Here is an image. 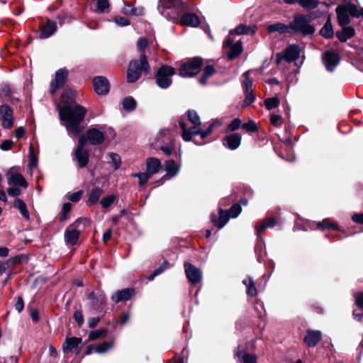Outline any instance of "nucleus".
I'll return each mask as SVG.
<instances>
[{
  "instance_id": "obj_46",
  "label": "nucleus",
  "mask_w": 363,
  "mask_h": 363,
  "mask_svg": "<svg viewBox=\"0 0 363 363\" xmlns=\"http://www.w3.org/2000/svg\"><path fill=\"white\" fill-rule=\"evenodd\" d=\"M279 104V99L277 97L267 98L264 100V105L268 110L277 107Z\"/></svg>"
},
{
  "instance_id": "obj_44",
  "label": "nucleus",
  "mask_w": 363,
  "mask_h": 363,
  "mask_svg": "<svg viewBox=\"0 0 363 363\" xmlns=\"http://www.w3.org/2000/svg\"><path fill=\"white\" fill-rule=\"evenodd\" d=\"M215 73V69L211 65H208L205 67L203 70V73L202 77L200 79V83L202 84H206L207 82V79L212 76Z\"/></svg>"
},
{
  "instance_id": "obj_24",
  "label": "nucleus",
  "mask_w": 363,
  "mask_h": 363,
  "mask_svg": "<svg viewBox=\"0 0 363 363\" xmlns=\"http://www.w3.org/2000/svg\"><path fill=\"white\" fill-rule=\"evenodd\" d=\"M241 142V136L238 133L227 135L224 139V145L230 150L237 149Z\"/></svg>"
},
{
  "instance_id": "obj_45",
  "label": "nucleus",
  "mask_w": 363,
  "mask_h": 363,
  "mask_svg": "<svg viewBox=\"0 0 363 363\" xmlns=\"http://www.w3.org/2000/svg\"><path fill=\"white\" fill-rule=\"evenodd\" d=\"M317 228L319 229H337V225L336 223L330 222L328 219H324L320 222L317 223Z\"/></svg>"
},
{
  "instance_id": "obj_27",
  "label": "nucleus",
  "mask_w": 363,
  "mask_h": 363,
  "mask_svg": "<svg viewBox=\"0 0 363 363\" xmlns=\"http://www.w3.org/2000/svg\"><path fill=\"white\" fill-rule=\"evenodd\" d=\"M146 166L147 172L150 175L157 173L162 167L160 160L155 157L148 158L147 160Z\"/></svg>"
},
{
  "instance_id": "obj_18",
  "label": "nucleus",
  "mask_w": 363,
  "mask_h": 363,
  "mask_svg": "<svg viewBox=\"0 0 363 363\" xmlns=\"http://www.w3.org/2000/svg\"><path fill=\"white\" fill-rule=\"evenodd\" d=\"M84 135L86 138V142L89 141L91 145H100L104 141V133L95 128L89 129Z\"/></svg>"
},
{
  "instance_id": "obj_7",
  "label": "nucleus",
  "mask_w": 363,
  "mask_h": 363,
  "mask_svg": "<svg viewBox=\"0 0 363 363\" xmlns=\"http://www.w3.org/2000/svg\"><path fill=\"white\" fill-rule=\"evenodd\" d=\"M6 181L9 186H22L26 189L28 183L23 176L19 167H12L9 168L6 174Z\"/></svg>"
},
{
  "instance_id": "obj_42",
  "label": "nucleus",
  "mask_w": 363,
  "mask_h": 363,
  "mask_svg": "<svg viewBox=\"0 0 363 363\" xmlns=\"http://www.w3.org/2000/svg\"><path fill=\"white\" fill-rule=\"evenodd\" d=\"M89 299L94 306L98 308L99 305L104 303L105 298L103 295L99 294V296H97L95 292H91L89 296Z\"/></svg>"
},
{
  "instance_id": "obj_29",
  "label": "nucleus",
  "mask_w": 363,
  "mask_h": 363,
  "mask_svg": "<svg viewBox=\"0 0 363 363\" xmlns=\"http://www.w3.org/2000/svg\"><path fill=\"white\" fill-rule=\"evenodd\" d=\"M342 30L337 32L336 36L341 42H345L354 35L355 31L352 26H343Z\"/></svg>"
},
{
  "instance_id": "obj_35",
  "label": "nucleus",
  "mask_w": 363,
  "mask_h": 363,
  "mask_svg": "<svg viewBox=\"0 0 363 363\" xmlns=\"http://www.w3.org/2000/svg\"><path fill=\"white\" fill-rule=\"evenodd\" d=\"M256 27L255 26H247L244 24H240L235 29L230 31V34H253L255 32Z\"/></svg>"
},
{
  "instance_id": "obj_9",
  "label": "nucleus",
  "mask_w": 363,
  "mask_h": 363,
  "mask_svg": "<svg viewBox=\"0 0 363 363\" xmlns=\"http://www.w3.org/2000/svg\"><path fill=\"white\" fill-rule=\"evenodd\" d=\"M145 74L150 73V67L147 63V70L143 67L140 60H131L129 63V66L127 71V81L129 83H133L136 82L141 76L142 72Z\"/></svg>"
},
{
  "instance_id": "obj_21",
  "label": "nucleus",
  "mask_w": 363,
  "mask_h": 363,
  "mask_svg": "<svg viewBox=\"0 0 363 363\" xmlns=\"http://www.w3.org/2000/svg\"><path fill=\"white\" fill-rule=\"evenodd\" d=\"M322 333L320 330H308L303 341L309 347H315L321 340Z\"/></svg>"
},
{
  "instance_id": "obj_4",
  "label": "nucleus",
  "mask_w": 363,
  "mask_h": 363,
  "mask_svg": "<svg viewBox=\"0 0 363 363\" xmlns=\"http://www.w3.org/2000/svg\"><path fill=\"white\" fill-rule=\"evenodd\" d=\"M179 0H162L160 1L158 10L162 16L170 20H175L179 16Z\"/></svg>"
},
{
  "instance_id": "obj_20",
  "label": "nucleus",
  "mask_w": 363,
  "mask_h": 363,
  "mask_svg": "<svg viewBox=\"0 0 363 363\" xmlns=\"http://www.w3.org/2000/svg\"><path fill=\"white\" fill-rule=\"evenodd\" d=\"M94 91L99 95H105L109 91V84L104 77H96L93 80Z\"/></svg>"
},
{
  "instance_id": "obj_33",
  "label": "nucleus",
  "mask_w": 363,
  "mask_h": 363,
  "mask_svg": "<svg viewBox=\"0 0 363 363\" xmlns=\"http://www.w3.org/2000/svg\"><path fill=\"white\" fill-rule=\"evenodd\" d=\"M82 343V338L80 337H67L65 343L63 344V350L72 351L77 348L79 345Z\"/></svg>"
},
{
  "instance_id": "obj_49",
  "label": "nucleus",
  "mask_w": 363,
  "mask_h": 363,
  "mask_svg": "<svg viewBox=\"0 0 363 363\" xmlns=\"http://www.w3.org/2000/svg\"><path fill=\"white\" fill-rule=\"evenodd\" d=\"M241 206L239 204L236 203L231 206V208L226 212L228 213L229 218H234L238 216V215L241 213Z\"/></svg>"
},
{
  "instance_id": "obj_43",
  "label": "nucleus",
  "mask_w": 363,
  "mask_h": 363,
  "mask_svg": "<svg viewBox=\"0 0 363 363\" xmlns=\"http://www.w3.org/2000/svg\"><path fill=\"white\" fill-rule=\"evenodd\" d=\"M114 345L113 340H111L108 342H104L103 343H101L95 347V350L97 353L101 354L107 352L111 348L113 347Z\"/></svg>"
},
{
  "instance_id": "obj_50",
  "label": "nucleus",
  "mask_w": 363,
  "mask_h": 363,
  "mask_svg": "<svg viewBox=\"0 0 363 363\" xmlns=\"http://www.w3.org/2000/svg\"><path fill=\"white\" fill-rule=\"evenodd\" d=\"M132 176L138 178L139 184L143 186L148 181L151 175L146 172L144 173H135Z\"/></svg>"
},
{
  "instance_id": "obj_34",
  "label": "nucleus",
  "mask_w": 363,
  "mask_h": 363,
  "mask_svg": "<svg viewBox=\"0 0 363 363\" xmlns=\"http://www.w3.org/2000/svg\"><path fill=\"white\" fill-rule=\"evenodd\" d=\"M102 194L103 190L101 188L96 187L93 189L86 201L87 205L91 206L97 203Z\"/></svg>"
},
{
  "instance_id": "obj_57",
  "label": "nucleus",
  "mask_w": 363,
  "mask_h": 363,
  "mask_svg": "<svg viewBox=\"0 0 363 363\" xmlns=\"http://www.w3.org/2000/svg\"><path fill=\"white\" fill-rule=\"evenodd\" d=\"M110 158L111 160V162L116 169H118L121 166V158L116 153H110Z\"/></svg>"
},
{
  "instance_id": "obj_64",
  "label": "nucleus",
  "mask_w": 363,
  "mask_h": 363,
  "mask_svg": "<svg viewBox=\"0 0 363 363\" xmlns=\"http://www.w3.org/2000/svg\"><path fill=\"white\" fill-rule=\"evenodd\" d=\"M354 298H355L356 304L359 307L362 308L363 307V292L357 293L354 295Z\"/></svg>"
},
{
  "instance_id": "obj_59",
  "label": "nucleus",
  "mask_w": 363,
  "mask_h": 363,
  "mask_svg": "<svg viewBox=\"0 0 363 363\" xmlns=\"http://www.w3.org/2000/svg\"><path fill=\"white\" fill-rule=\"evenodd\" d=\"M242 128L248 132H255L257 130V127L253 121H250L248 123H244L242 125Z\"/></svg>"
},
{
  "instance_id": "obj_53",
  "label": "nucleus",
  "mask_w": 363,
  "mask_h": 363,
  "mask_svg": "<svg viewBox=\"0 0 363 363\" xmlns=\"http://www.w3.org/2000/svg\"><path fill=\"white\" fill-rule=\"evenodd\" d=\"M109 7L108 0H96V8L97 12L103 13L106 9Z\"/></svg>"
},
{
  "instance_id": "obj_36",
  "label": "nucleus",
  "mask_w": 363,
  "mask_h": 363,
  "mask_svg": "<svg viewBox=\"0 0 363 363\" xmlns=\"http://www.w3.org/2000/svg\"><path fill=\"white\" fill-rule=\"evenodd\" d=\"M165 170L167 172L166 176L169 178L174 177L179 172V167L173 160H168L165 163Z\"/></svg>"
},
{
  "instance_id": "obj_8",
  "label": "nucleus",
  "mask_w": 363,
  "mask_h": 363,
  "mask_svg": "<svg viewBox=\"0 0 363 363\" xmlns=\"http://www.w3.org/2000/svg\"><path fill=\"white\" fill-rule=\"evenodd\" d=\"M291 31L299 32L304 35L312 34L315 29L310 25V20L303 15L296 16L291 24Z\"/></svg>"
},
{
  "instance_id": "obj_28",
  "label": "nucleus",
  "mask_w": 363,
  "mask_h": 363,
  "mask_svg": "<svg viewBox=\"0 0 363 363\" xmlns=\"http://www.w3.org/2000/svg\"><path fill=\"white\" fill-rule=\"evenodd\" d=\"M291 25L287 26L281 23H276L268 26L267 31L269 33L274 32H278L280 34L283 33H291Z\"/></svg>"
},
{
  "instance_id": "obj_2",
  "label": "nucleus",
  "mask_w": 363,
  "mask_h": 363,
  "mask_svg": "<svg viewBox=\"0 0 363 363\" xmlns=\"http://www.w3.org/2000/svg\"><path fill=\"white\" fill-rule=\"evenodd\" d=\"M200 118L194 111H189L187 116H183L179 121V126L182 130V138L185 141L191 140L192 135H200L201 138H205L213 130L214 123H211L206 130L201 128Z\"/></svg>"
},
{
  "instance_id": "obj_5",
  "label": "nucleus",
  "mask_w": 363,
  "mask_h": 363,
  "mask_svg": "<svg viewBox=\"0 0 363 363\" xmlns=\"http://www.w3.org/2000/svg\"><path fill=\"white\" fill-rule=\"evenodd\" d=\"M174 69L170 66L163 65L157 72L155 81L158 86L167 89L172 84L171 77L174 74Z\"/></svg>"
},
{
  "instance_id": "obj_12",
  "label": "nucleus",
  "mask_w": 363,
  "mask_h": 363,
  "mask_svg": "<svg viewBox=\"0 0 363 363\" xmlns=\"http://www.w3.org/2000/svg\"><path fill=\"white\" fill-rule=\"evenodd\" d=\"M301 50L298 46L296 45H291L288 46L284 54L278 53L277 55V64H279L282 60L288 62H292L298 59L300 56Z\"/></svg>"
},
{
  "instance_id": "obj_52",
  "label": "nucleus",
  "mask_w": 363,
  "mask_h": 363,
  "mask_svg": "<svg viewBox=\"0 0 363 363\" xmlns=\"http://www.w3.org/2000/svg\"><path fill=\"white\" fill-rule=\"evenodd\" d=\"M72 209V205L70 203L67 202L64 203L62 208L61 216L60 217V221H64L67 219V214Z\"/></svg>"
},
{
  "instance_id": "obj_22",
  "label": "nucleus",
  "mask_w": 363,
  "mask_h": 363,
  "mask_svg": "<svg viewBox=\"0 0 363 363\" xmlns=\"http://www.w3.org/2000/svg\"><path fill=\"white\" fill-rule=\"evenodd\" d=\"M179 23L182 26L197 27L201 23V21L199 16L195 13H186L181 16Z\"/></svg>"
},
{
  "instance_id": "obj_26",
  "label": "nucleus",
  "mask_w": 363,
  "mask_h": 363,
  "mask_svg": "<svg viewBox=\"0 0 363 363\" xmlns=\"http://www.w3.org/2000/svg\"><path fill=\"white\" fill-rule=\"evenodd\" d=\"M134 292V290L132 289H125L118 291L111 296V300L115 303H118L121 301H127L131 298Z\"/></svg>"
},
{
  "instance_id": "obj_3",
  "label": "nucleus",
  "mask_w": 363,
  "mask_h": 363,
  "mask_svg": "<svg viewBox=\"0 0 363 363\" xmlns=\"http://www.w3.org/2000/svg\"><path fill=\"white\" fill-rule=\"evenodd\" d=\"M82 224L84 228L89 226L90 225V220L86 218H78L66 230L65 240L67 245H74L77 242L80 235V232L77 228H79Z\"/></svg>"
},
{
  "instance_id": "obj_16",
  "label": "nucleus",
  "mask_w": 363,
  "mask_h": 363,
  "mask_svg": "<svg viewBox=\"0 0 363 363\" xmlns=\"http://www.w3.org/2000/svg\"><path fill=\"white\" fill-rule=\"evenodd\" d=\"M184 269L186 277L192 284H196L201 280L202 273L199 269L188 262L184 264Z\"/></svg>"
},
{
  "instance_id": "obj_40",
  "label": "nucleus",
  "mask_w": 363,
  "mask_h": 363,
  "mask_svg": "<svg viewBox=\"0 0 363 363\" xmlns=\"http://www.w3.org/2000/svg\"><path fill=\"white\" fill-rule=\"evenodd\" d=\"M276 223H277V221L273 218L266 219L265 220H264L262 222V223L260 225L256 227L257 234L259 235V233L262 230H264L268 228L274 227L276 225Z\"/></svg>"
},
{
  "instance_id": "obj_30",
  "label": "nucleus",
  "mask_w": 363,
  "mask_h": 363,
  "mask_svg": "<svg viewBox=\"0 0 363 363\" xmlns=\"http://www.w3.org/2000/svg\"><path fill=\"white\" fill-rule=\"evenodd\" d=\"M228 219L229 216L228 213L222 209L220 210L218 218H217L216 215L211 216V220L213 223L218 228H223L228 223Z\"/></svg>"
},
{
  "instance_id": "obj_55",
  "label": "nucleus",
  "mask_w": 363,
  "mask_h": 363,
  "mask_svg": "<svg viewBox=\"0 0 363 363\" xmlns=\"http://www.w3.org/2000/svg\"><path fill=\"white\" fill-rule=\"evenodd\" d=\"M106 333V329L96 330L92 331L89 333V339L91 340H96V339L99 338L100 337L104 335Z\"/></svg>"
},
{
  "instance_id": "obj_11",
  "label": "nucleus",
  "mask_w": 363,
  "mask_h": 363,
  "mask_svg": "<svg viewBox=\"0 0 363 363\" xmlns=\"http://www.w3.org/2000/svg\"><path fill=\"white\" fill-rule=\"evenodd\" d=\"M354 4L346 2L342 5L337 6L335 11L337 13V22L340 26H347L350 23V16H352V7Z\"/></svg>"
},
{
  "instance_id": "obj_54",
  "label": "nucleus",
  "mask_w": 363,
  "mask_h": 363,
  "mask_svg": "<svg viewBox=\"0 0 363 363\" xmlns=\"http://www.w3.org/2000/svg\"><path fill=\"white\" fill-rule=\"evenodd\" d=\"M116 200L114 195H109L103 198L101 201V204L104 208H108Z\"/></svg>"
},
{
  "instance_id": "obj_38",
  "label": "nucleus",
  "mask_w": 363,
  "mask_h": 363,
  "mask_svg": "<svg viewBox=\"0 0 363 363\" xmlns=\"http://www.w3.org/2000/svg\"><path fill=\"white\" fill-rule=\"evenodd\" d=\"M242 52V47L240 41H238L236 43L230 46V50L228 53L229 59L233 60L238 57Z\"/></svg>"
},
{
  "instance_id": "obj_1",
  "label": "nucleus",
  "mask_w": 363,
  "mask_h": 363,
  "mask_svg": "<svg viewBox=\"0 0 363 363\" xmlns=\"http://www.w3.org/2000/svg\"><path fill=\"white\" fill-rule=\"evenodd\" d=\"M65 94L62 96V104L57 106L60 118L69 133L79 135L83 128L81 123L84 121L86 109L74 101H65Z\"/></svg>"
},
{
  "instance_id": "obj_31",
  "label": "nucleus",
  "mask_w": 363,
  "mask_h": 363,
  "mask_svg": "<svg viewBox=\"0 0 363 363\" xmlns=\"http://www.w3.org/2000/svg\"><path fill=\"white\" fill-rule=\"evenodd\" d=\"M236 356L242 363H257V357L255 354L240 350V347L238 348Z\"/></svg>"
},
{
  "instance_id": "obj_60",
  "label": "nucleus",
  "mask_w": 363,
  "mask_h": 363,
  "mask_svg": "<svg viewBox=\"0 0 363 363\" xmlns=\"http://www.w3.org/2000/svg\"><path fill=\"white\" fill-rule=\"evenodd\" d=\"M13 145V142L11 140H6L3 141L0 145V147L2 150L8 151L12 148Z\"/></svg>"
},
{
  "instance_id": "obj_13",
  "label": "nucleus",
  "mask_w": 363,
  "mask_h": 363,
  "mask_svg": "<svg viewBox=\"0 0 363 363\" xmlns=\"http://www.w3.org/2000/svg\"><path fill=\"white\" fill-rule=\"evenodd\" d=\"M68 75V71L66 69H60L55 73V77L50 84V94L54 95L55 92L61 88L66 82Z\"/></svg>"
},
{
  "instance_id": "obj_17",
  "label": "nucleus",
  "mask_w": 363,
  "mask_h": 363,
  "mask_svg": "<svg viewBox=\"0 0 363 363\" xmlns=\"http://www.w3.org/2000/svg\"><path fill=\"white\" fill-rule=\"evenodd\" d=\"M325 68L329 72H333L340 62L338 55L333 51H327L322 56Z\"/></svg>"
},
{
  "instance_id": "obj_37",
  "label": "nucleus",
  "mask_w": 363,
  "mask_h": 363,
  "mask_svg": "<svg viewBox=\"0 0 363 363\" xmlns=\"http://www.w3.org/2000/svg\"><path fill=\"white\" fill-rule=\"evenodd\" d=\"M320 34L325 38H330L333 36L334 32L330 18L328 19L323 27L321 28Z\"/></svg>"
},
{
  "instance_id": "obj_62",
  "label": "nucleus",
  "mask_w": 363,
  "mask_h": 363,
  "mask_svg": "<svg viewBox=\"0 0 363 363\" xmlns=\"http://www.w3.org/2000/svg\"><path fill=\"white\" fill-rule=\"evenodd\" d=\"M82 195V191H78L77 192L70 194L68 196V199L73 202H77L78 201L80 200Z\"/></svg>"
},
{
  "instance_id": "obj_63",
  "label": "nucleus",
  "mask_w": 363,
  "mask_h": 363,
  "mask_svg": "<svg viewBox=\"0 0 363 363\" xmlns=\"http://www.w3.org/2000/svg\"><path fill=\"white\" fill-rule=\"evenodd\" d=\"M352 11V17L359 18L360 16H363V8L359 9L358 7L354 4V6H351Z\"/></svg>"
},
{
  "instance_id": "obj_58",
  "label": "nucleus",
  "mask_w": 363,
  "mask_h": 363,
  "mask_svg": "<svg viewBox=\"0 0 363 363\" xmlns=\"http://www.w3.org/2000/svg\"><path fill=\"white\" fill-rule=\"evenodd\" d=\"M242 124V121L239 118L234 119L228 125V130L229 131H234L238 130Z\"/></svg>"
},
{
  "instance_id": "obj_56",
  "label": "nucleus",
  "mask_w": 363,
  "mask_h": 363,
  "mask_svg": "<svg viewBox=\"0 0 363 363\" xmlns=\"http://www.w3.org/2000/svg\"><path fill=\"white\" fill-rule=\"evenodd\" d=\"M270 122L277 127L281 126L283 123L282 117L281 115L272 114L270 116Z\"/></svg>"
},
{
  "instance_id": "obj_61",
  "label": "nucleus",
  "mask_w": 363,
  "mask_h": 363,
  "mask_svg": "<svg viewBox=\"0 0 363 363\" xmlns=\"http://www.w3.org/2000/svg\"><path fill=\"white\" fill-rule=\"evenodd\" d=\"M114 22L120 26H125L129 25L130 23L129 21L127 18L121 16L116 17L114 18Z\"/></svg>"
},
{
  "instance_id": "obj_48",
  "label": "nucleus",
  "mask_w": 363,
  "mask_h": 363,
  "mask_svg": "<svg viewBox=\"0 0 363 363\" xmlns=\"http://www.w3.org/2000/svg\"><path fill=\"white\" fill-rule=\"evenodd\" d=\"M136 102L132 97H127L123 101V107L125 110L133 111L135 109Z\"/></svg>"
},
{
  "instance_id": "obj_23",
  "label": "nucleus",
  "mask_w": 363,
  "mask_h": 363,
  "mask_svg": "<svg viewBox=\"0 0 363 363\" xmlns=\"http://www.w3.org/2000/svg\"><path fill=\"white\" fill-rule=\"evenodd\" d=\"M148 42L146 38H141L138 40L137 49L140 52V60L143 68L147 70V60L145 54V49L147 47Z\"/></svg>"
},
{
  "instance_id": "obj_15",
  "label": "nucleus",
  "mask_w": 363,
  "mask_h": 363,
  "mask_svg": "<svg viewBox=\"0 0 363 363\" xmlns=\"http://www.w3.org/2000/svg\"><path fill=\"white\" fill-rule=\"evenodd\" d=\"M163 135L167 137V142L162 140V144L159 145V148L167 155H170L174 151V144L170 130L169 129H162L157 133V138L160 139Z\"/></svg>"
},
{
  "instance_id": "obj_19",
  "label": "nucleus",
  "mask_w": 363,
  "mask_h": 363,
  "mask_svg": "<svg viewBox=\"0 0 363 363\" xmlns=\"http://www.w3.org/2000/svg\"><path fill=\"white\" fill-rule=\"evenodd\" d=\"M0 119L2 125L6 128H9L13 125V111L9 106L4 105L0 107Z\"/></svg>"
},
{
  "instance_id": "obj_41",
  "label": "nucleus",
  "mask_w": 363,
  "mask_h": 363,
  "mask_svg": "<svg viewBox=\"0 0 363 363\" xmlns=\"http://www.w3.org/2000/svg\"><path fill=\"white\" fill-rule=\"evenodd\" d=\"M38 158L34 152V147L32 144L29 147V162L28 167L30 171L37 167Z\"/></svg>"
},
{
  "instance_id": "obj_51",
  "label": "nucleus",
  "mask_w": 363,
  "mask_h": 363,
  "mask_svg": "<svg viewBox=\"0 0 363 363\" xmlns=\"http://www.w3.org/2000/svg\"><path fill=\"white\" fill-rule=\"evenodd\" d=\"M21 188H22V186H9L7 189V194L10 196L18 198L22 193Z\"/></svg>"
},
{
  "instance_id": "obj_39",
  "label": "nucleus",
  "mask_w": 363,
  "mask_h": 363,
  "mask_svg": "<svg viewBox=\"0 0 363 363\" xmlns=\"http://www.w3.org/2000/svg\"><path fill=\"white\" fill-rule=\"evenodd\" d=\"M242 282L247 287V295L250 296H255L257 295V289L252 279L248 277L244 279Z\"/></svg>"
},
{
  "instance_id": "obj_6",
  "label": "nucleus",
  "mask_w": 363,
  "mask_h": 363,
  "mask_svg": "<svg viewBox=\"0 0 363 363\" xmlns=\"http://www.w3.org/2000/svg\"><path fill=\"white\" fill-rule=\"evenodd\" d=\"M202 60L194 57L183 63L179 70V74L183 77H191L196 74L201 69Z\"/></svg>"
},
{
  "instance_id": "obj_10",
  "label": "nucleus",
  "mask_w": 363,
  "mask_h": 363,
  "mask_svg": "<svg viewBox=\"0 0 363 363\" xmlns=\"http://www.w3.org/2000/svg\"><path fill=\"white\" fill-rule=\"evenodd\" d=\"M86 144V138L84 135H80L77 147L74 150V157L80 168L86 166L89 160V154L87 150L84 148Z\"/></svg>"
},
{
  "instance_id": "obj_32",
  "label": "nucleus",
  "mask_w": 363,
  "mask_h": 363,
  "mask_svg": "<svg viewBox=\"0 0 363 363\" xmlns=\"http://www.w3.org/2000/svg\"><path fill=\"white\" fill-rule=\"evenodd\" d=\"M56 28L57 26L55 22L48 21L43 27H42L40 37L41 38H47L50 37L55 33Z\"/></svg>"
},
{
  "instance_id": "obj_25",
  "label": "nucleus",
  "mask_w": 363,
  "mask_h": 363,
  "mask_svg": "<svg viewBox=\"0 0 363 363\" xmlns=\"http://www.w3.org/2000/svg\"><path fill=\"white\" fill-rule=\"evenodd\" d=\"M13 207L18 210L24 220H30V213L26 203L19 198H16L13 201Z\"/></svg>"
},
{
  "instance_id": "obj_47",
  "label": "nucleus",
  "mask_w": 363,
  "mask_h": 363,
  "mask_svg": "<svg viewBox=\"0 0 363 363\" xmlns=\"http://www.w3.org/2000/svg\"><path fill=\"white\" fill-rule=\"evenodd\" d=\"M303 8L313 9L318 6V0H299L298 3Z\"/></svg>"
},
{
  "instance_id": "obj_14",
  "label": "nucleus",
  "mask_w": 363,
  "mask_h": 363,
  "mask_svg": "<svg viewBox=\"0 0 363 363\" xmlns=\"http://www.w3.org/2000/svg\"><path fill=\"white\" fill-rule=\"evenodd\" d=\"M244 77V89L245 94V105L248 106L255 100V96L252 89V81L250 78V71H247L243 74Z\"/></svg>"
}]
</instances>
